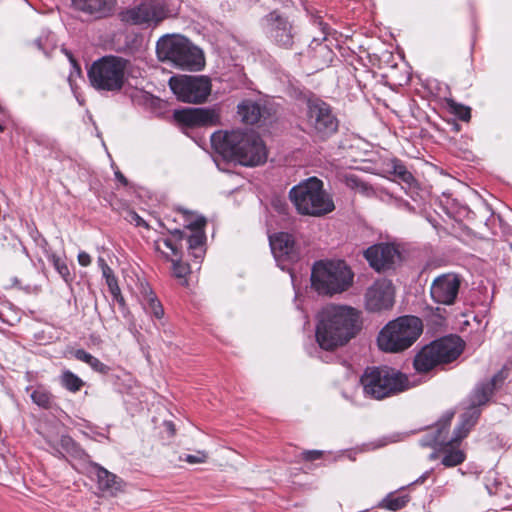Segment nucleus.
I'll return each instance as SVG.
<instances>
[{"mask_svg":"<svg viewBox=\"0 0 512 512\" xmlns=\"http://www.w3.org/2000/svg\"><path fill=\"white\" fill-rule=\"evenodd\" d=\"M362 327L361 312L347 305H328L318 314L316 341L324 350L346 345Z\"/></svg>","mask_w":512,"mask_h":512,"instance_id":"1","label":"nucleus"},{"mask_svg":"<svg viewBox=\"0 0 512 512\" xmlns=\"http://www.w3.org/2000/svg\"><path fill=\"white\" fill-rule=\"evenodd\" d=\"M453 416V412H446L431 432L420 441L422 446L437 448L443 455L442 464L446 467H454L464 462L466 456L459 445L476 424L479 413L477 411L463 413L459 425L454 430L453 437L449 439L448 429Z\"/></svg>","mask_w":512,"mask_h":512,"instance_id":"2","label":"nucleus"},{"mask_svg":"<svg viewBox=\"0 0 512 512\" xmlns=\"http://www.w3.org/2000/svg\"><path fill=\"white\" fill-rule=\"evenodd\" d=\"M211 144L224 159L243 166H258L267 159L266 147L253 131H218L212 134Z\"/></svg>","mask_w":512,"mask_h":512,"instance_id":"3","label":"nucleus"},{"mask_svg":"<svg viewBox=\"0 0 512 512\" xmlns=\"http://www.w3.org/2000/svg\"><path fill=\"white\" fill-rule=\"evenodd\" d=\"M289 198L299 214L320 217L332 212L335 205L332 197L324 190L323 182L310 177L289 191Z\"/></svg>","mask_w":512,"mask_h":512,"instance_id":"4","label":"nucleus"},{"mask_svg":"<svg viewBox=\"0 0 512 512\" xmlns=\"http://www.w3.org/2000/svg\"><path fill=\"white\" fill-rule=\"evenodd\" d=\"M423 324L416 316H402L387 323L379 332L377 344L380 350L399 353L411 347L420 337Z\"/></svg>","mask_w":512,"mask_h":512,"instance_id":"5","label":"nucleus"},{"mask_svg":"<svg viewBox=\"0 0 512 512\" xmlns=\"http://www.w3.org/2000/svg\"><path fill=\"white\" fill-rule=\"evenodd\" d=\"M156 54L160 61L170 62L183 70L198 71L204 66L201 50L180 35H165L156 44Z\"/></svg>","mask_w":512,"mask_h":512,"instance_id":"6","label":"nucleus"},{"mask_svg":"<svg viewBox=\"0 0 512 512\" xmlns=\"http://www.w3.org/2000/svg\"><path fill=\"white\" fill-rule=\"evenodd\" d=\"M354 275L344 261H319L312 268V287L322 295H335L346 291Z\"/></svg>","mask_w":512,"mask_h":512,"instance_id":"7","label":"nucleus"},{"mask_svg":"<svg viewBox=\"0 0 512 512\" xmlns=\"http://www.w3.org/2000/svg\"><path fill=\"white\" fill-rule=\"evenodd\" d=\"M129 61L118 56H105L88 70L91 85L100 91L118 92L124 86Z\"/></svg>","mask_w":512,"mask_h":512,"instance_id":"8","label":"nucleus"},{"mask_svg":"<svg viewBox=\"0 0 512 512\" xmlns=\"http://www.w3.org/2000/svg\"><path fill=\"white\" fill-rule=\"evenodd\" d=\"M364 393L374 399L381 400L392 394L409 388L408 378L389 368H367L361 377Z\"/></svg>","mask_w":512,"mask_h":512,"instance_id":"9","label":"nucleus"},{"mask_svg":"<svg viewBox=\"0 0 512 512\" xmlns=\"http://www.w3.org/2000/svg\"><path fill=\"white\" fill-rule=\"evenodd\" d=\"M462 352L459 337H444L423 347L414 358V368L420 373L454 361Z\"/></svg>","mask_w":512,"mask_h":512,"instance_id":"10","label":"nucleus"},{"mask_svg":"<svg viewBox=\"0 0 512 512\" xmlns=\"http://www.w3.org/2000/svg\"><path fill=\"white\" fill-rule=\"evenodd\" d=\"M307 125L313 136L325 140L336 133L338 120L327 103L310 99L307 103Z\"/></svg>","mask_w":512,"mask_h":512,"instance_id":"11","label":"nucleus"},{"mask_svg":"<svg viewBox=\"0 0 512 512\" xmlns=\"http://www.w3.org/2000/svg\"><path fill=\"white\" fill-rule=\"evenodd\" d=\"M169 86L180 101L187 103H201L211 92V83L204 76H173Z\"/></svg>","mask_w":512,"mask_h":512,"instance_id":"12","label":"nucleus"},{"mask_svg":"<svg viewBox=\"0 0 512 512\" xmlns=\"http://www.w3.org/2000/svg\"><path fill=\"white\" fill-rule=\"evenodd\" d=\"M168 17L164 2L150 0L123 13L122 19L133 25L156 26Z\"/></svg>","mask_w":512,"mask_h":512,"instance_id":"13","label":"nucleus"},{"mask_svg":"<svg viewBox=\"0 0 512 512\" xmlns=\"http://www.w3.org/2000/svg\"><path fill=\"white\" fill-rule=\"evenodd\" d=\"M394 303V289L388 280H377L365 293V307L370 312L389 309Z\"/></svg>","mask_w":512,"mask_h":512,"instance_id":"14","label":"nucleus"},{"mask_svg":"<svg viewBox=\"0 0 512 512\" xmlns=\"http://www.w3.org/2000/svg\"><path fill=\"white\" fill-rule=\"evenodd\" d=\"M271 251L278 266L282 270H289L288 264L298 259L299 254L292 235L279 232L269 237Z\"/></svg>","mask_w":512,"mask_h":512,"instance_id":"15","label":"nucleus"},{"mask_svg":"<svg viewBox=\"0 0 512 512\" xmlns=\"http://www.w3.org/2000/svg\"><path fill=\"white\" fill-rule=\"evenodd\" d=\"M460 284V278L456 274H442L432 282L431 297L439 304L451 305L455 302Z\"/></svg>","mask_w":512,"mask_h":512,"instance_id":"16","label":"nucleus"},{"mask_svg":"<svg viewBox=\"0 0 512 512\" xmlns=\"http://www.w3.org/2000/svg\"><path fill=\"white\" fill-rule=\"evenodd\" d=\"M365 258L376 271H384L394 266L400 254L394 245L381 243L369 247L365 251Z\"/></svg>","mask_w":512,"mask_h":512,"instance_id":"17","label":"nucleus"},{"mask_svg":"<svg viewBox=\"0 0 512 512\" xmlns=\"http://www.w3.org/2000/svg\"><path fill=\"white\" fill-rule=\"evenodd\" d=\"M265 20L271 38L280 46L289 48L293 44L292 26L279 12L272 11Z\"/></svg>","mask_w":512,"mask_h":512,"instance_id":"18","label":"nucleus"},{"mask_svg":"<svg viewBox=\"0 0 512 512\" xmlns=\"http://www.w3.org/2000/svg\"><path fill=\"white\" fill-rule=\"evenodd\" d=\"M174 118L189 127L215 125L219 121V114L214 109L187 108L176 110Z\"/></svg>","mask_w":512,"mask_h":512,"instance_id":"19","label":"nucleus"},{"mask_svg":"<svg viewBox=\"0 0 512 512\" xmlns=\"http://www.w3.org/2000/svg\"><path fill=\"white\" fill-rule=\"evenodd\" d=\"M505 379L506 374L503 371H500L487 383L478 385L470 397V408L464 413L477 411L480 414V410L477 407L486 404L494 391L504 382Z\"/></svg>","mask_w":512,"mask_h":512,"instance_id":"20","label":"nucleus"},{"mask_svg":"<svg viewBox=\"0 0 512 512\" xmlns=\"http://www.w3.org/2000/svg\"><path fill=\"white\" fill-rule=\"evenodd\" d=\"M92 473L95 474L98 488L102 492L116 496L118 493L124 491L125 483L123 480L102 466L93 464Z\"/></svg>","mask_w":512,"mask_h":512,"instance_id":"21","label":"nucleus"},{"mask_svg":"<svg viewBox=\"0 0 512 512\" xmlns=\"http://www.w3.org/2000/svg\"><path fill=\"white\" fill-rule=\"evenodd\" d=\"M205 225L206 219L202 216H198L186 225L188 229L193 231V234L188 237V248L197 259H201L204 255L205 234L203 228Z\"/></svg>","mask_w":512,"mask_h":512,"instance_id":"22","label":"nucleus"},{"mask_svg":"<svg viewBox=\"0 0 512 512\" xmlns=\"http://www.w3.org/2000/svg\"><path fill=\"white\" fill-rule=\"evenodd\" d=\"M238 115L242 122L252 125L261 119H265L268 115V110L260 103L247 99L238 104Z\"/></svg>","mask_w":512,"mask_h":512,"instance_id":"23","label":"nucleus"},{"mask_svg":"<svg viewBox=\"0 0 512 512\" xmlns=\"http://www.w3.org/2000/svg\"><path fill=\"white\" fill-rule=\"evenodd\" d=\"M73 3L83 12L105 16L113 9L115 0H73Z\"/></svg>","mask_w":512,"mask_h":512,"instance_id":"24","label":"nucleus"},{"mask_svg":"<svg viewBox=\"0 0 512 512\" xmlns=\"http://www.w3.org/2000/svg\"><path fill=\"white\" fill-rule=\"evenodd\" d=\"M140 301L147 313H150L157 319L163 317V307L148 285H142Z\"/></svg>","mask_w":512,"mask_h":512,"instance_id":"25","label":"nucleus"},{"mask_svg":"<svg viewBox=\"0 0 512 512\" xmlns=\"http://www.w3.org/2000/svg\"><path fill=\"white\" fill-rule=\"evenodd\" d=\"M74 357L79 361L85 362L98 373L107 374L110 370L106 364L83 349L76 350L74 352Z\"/></svg>","mask_w":512,"mask_h":512,"instance_id":"26","label":"nucleus"},{"mask_svg":"<svg viewBox=\"0 0 512 512\" xmlns=\"http://www.w3.org/2000/svg\"><path fill=\"white\" fill-rule=\"evenodd\" d=\"M60 384L68 391L76 393L84 386V381L70 370H64L60 375Z\"/></svg>","mask_w":512,"mask_h":512,"instance_id":"27","label":"nucleus"},{"mask_svg":"<svg viewBox=\"0 0 512 512\" xmlns=\"http://www.w3.org/2000/svg\"><path fill=\"white\" fill-rule=\"evenodd\" d=\"M317 23L322 32V37H314L312 40V44H314V43L316 44V46L318 47V53L324 57V62L328 63L332 60L333 52L328 48L327 45H323L321 43V41L326 40V35H327L326 30L328 27L320 20Z\"/></svg>","mask_w":512,"mask_h":512,"instance_id":"28","label":"nucleus"},{"mask_svg":"<svg viewBox=\"0 0 512 512\" xmlns=\"http://www.w3.org/2000/svg\"><path fill=\"white\" fill-rule=\"evenodd\" d=\"M408 502V495L396 496L395 494L390 493L382 500L380 506L391 511H397L405 507Z\"/></svg>","mask_w":512,"mask_h":512,"instance_id":"29","label":"nucleus"},{"mask_svg":"<svg viewBox=\"0 0 512 512\" xmlns=\"http://www.w3.org/2000/svg\"><path fill=\"white\" fill-rule=\"evenodd\" d=\"M31 399L36 405L45 409L50 408L53 402L52 394L42 387H38L31 393Z\"/></svg>","mask_w":512,"mask_h":512,"instance_id":"30","label":"nucleus"},{"mask_svg":"<svg viewBox=\"0 0 512 512\" xmlns=\"http://www.w3.org/2000/svg\"><path fill=\"white\" fill-rule=\"evenodd\" d=\"M48 259L53 264L54 268L60 274V276L65 281H68L70 278V271L66 264V261L54 253L49 255Z\"/></svg>","mask_w":512,"mask_h":512,"instance_id":"31","label":"nucleus"},{"mask_svg":"<svg viewBox=\"0 0 512 512\" xmlns=\"http://www.w3.org/2000/svg\"><path fill=\"white\" fill-rule=\"evenodd\" d=\"M172 262V271L173 275L177 278H184L189 273V265L181 262L180 259L174 260L171 259Z\"/></svg>","mask_w":512,"mask_h":512,"instance_id":"32","label":"nucleus"},{"mask_svg":"<svg viewBox=\"0 0 512 512\" xmlns=\"http://www.w3.org/2000/svg\"><path fill=\"white\" fill-rule=\"evenodd\" d=\"M207 458L208 455L204 451H197L196 454H186L184 457H180L181 460H184L189 464L205 463Z\"/></svg>","mask_w":512,"mask_h":512,"instance_id":"33","label":"nucleus"},{"mask_svg":"<svg viewBox=\"0 0 512 512\" xmlns=\"http://www.w3.org/2000/svg\"><path fill=\"white\" fill-rule=\"evenodd\" d=\"M106 283L109 287L110 292L117 299L120 305H124V299L122 296H120V289L117 284L116 278L114 276L108 277L106 278Z\"/></svg>","mask_w":512,"mask_h":512,"instance_id":"34","label":"nucleus"},{"mask_svg":"<svg viewBox=\"0 0 512 512\" xmlns=\"http://www.w3.org/2000/svg\"><path fill=\"white\" fill-rule=\"evenodd\" d=\"M344 182L347 185V187L357 191V189L360 188L363 181L354 174H347L344 177Z\"/></svg>","mask_w":512,"mask_h":512,"instance_id":"35","label":"nucleus"},{"mask_svg":"<svg viewBox=\"0 0 512 512\" xmlns=\"http://www.w3.org/2000/svg\"><path fill=\"white\" fill-rule=\"evenodd\" d=\"M161 245L171 250L172 254L177 256L179 253L178 244L174 243L171 239H163L162 241L157 242V250H161Z\"/></svg>","mask_w":512,"mask_h":512,"instance_id":"36","label":"nucleus"},{"mask_svg":"<svg viewBox=\"0 0 512 512\" xmlns=\"http://www.w3.org/2000/svg\"><path fill=\"white\" fill-rule=\"evenodd\" d=\"M97 263H98V266L100 267V269L102 271V275L105 278L114 276L112 269L108 266V264L106 263L104 258L99 257L98 260H97Z\"/></svg>","mask_w":512,"mask_h":512,"instance_id":"37","label":"nucleus"},{"mask_svg":"<svg viewBox=\"0 0 512 512\" xmlns=\"http://www.w3.org/2000/svg\"><path fill=\"white\" fill-rule=\"evenodd\" d=\"M395 172L404 182L409 183L413 178L412 174L407 171L404 166H395Z\"/></svg>","mask_w":512,"mask_h":512,"instance_id":"38","label":"nucleus"},{"mask_svg":"<svg viewBox=\"0 0 512 512\" xmlns=\"http://www.w3.org/2000/svg\"><path fill=\"white\" fill-rule=\"evenodd\" d=\"M356 192H358L364 196H367V197L374 195L373 188L365 182H362L360 188H358Z\"/></svg>","mask_w":512,"mask_h":512,"instance_id":"39","label":"nucleus"},{"mask_svg":"<svg viewBox=\"0 0 512 512\" xmlns=\"http://www.w3.org/2000/svg\"><path fill=\"white\" fill-rule=\"evenodd\" d=\"M458 117L463 121H468L470 119V109L467 107L460 106L456 111Z\"/></svg>","mask_w":512,"mask_h":512,"instance_id":"40","label":"nucleus"},{"mask_svg":"<svg viewBox=\"0 0 512 512\" xmlns=\"http://www.w3.org/2000/svg\"><path fill=\"white\" fill-rule=\"evenodd\" d=\"M78 262L81 266L83 267H87L91 264V257L88 253L86 252H80L78 254Z\"/></svg>","mask_w":512,"mask_h":512,"instance_id":"41","label":"nucleus"},{"mask_svg":"<svg viewBox=\"0 0 512 512\" xmlns=\"http://www.w3.org/2000/svg\"><path fill=\"white\" fill-rule=\"evenodd\" d=\"M304 459L306 460H316L322 456V451L320 450H311L303 453Z\"/></svg>","mask_w":512,"mask_h":512,"instance_id":"42","label":"nucleus"},{"mask_svg":"<svg viewBox=\"0 0 512 512\" xmlns=\"http://www.w3.org/2000/svg\"><path fill=\"white\" fill-rule=\"evenodd\" d=\"M115 176H116V178H117V179H118L122 184H124V185H126V184H127V179L124 177V175H123L121 172H119V171L115 172Z\"/></svg>","mask_w":512,"mask_h":512,"instance_id":"43","label":"nucleus"},{"mask_svg":"<svg viewBox=\"0 0 512 512\" xmlns=\"http://www.w3.org/2000/svg\"><path fill=\"white\" fill-rule=\"evenodd\" d=\"M132 219L136 222L138 226L145 224V221L135 213L133 214Z\"/></svg>","mask_w":512,"mask_h":512,"instance_id":"44","label":"nucleus"},{"mask_svg":"<svg viewBox=\"0 0 512 512\" xmlns=\"http://www.w3.org/2000/svg\"><path fill=\"white\" fill-rule=\"evenodd\" d=\"M165 426L167 427V430L170 432L171 435H174L175 429L172 422H166Z\"/></svg>","mask_w":512,"mask_h":512,"instance_id":"45","label":"nucleus"},{"mask_svg":"<svg viewBox=\"0 0 512 512\" xmlns=\"http://www.w3.org/2000/svg\"><path fill=\"white\" fill-rule=\"evenodd\" d=\"M173 235H174L177 239L181 240V239L183 238V236H184V233H183L182 231H180V230H175V231L173 232Z\"/></svg>","mask_w":512,"mask_h":512,"instance_id":"46","label":"nucleus"},{"mask_svg":"<svg viewBox=\"0 0 512 512\" xmlns=\"http://www.w3.org/2000/svg\"><path fill=\"white\" fill-rule=\"evenodd\" d=\"M434 449H435L436 451H435V452H433V453L430 455V459H436V458L438 457L437 452H439V451H438V449H437V448H434Z\"/></svg>","mask_w":512,"mask_h":512,"instance_id":"47","label":"nucleus"},{"mask_svg":"<svg viewBox=\"0 0 512 512\" xmlns=\"http://www.w3.org/2000/svg\"><path fill=\"white\" fill-rule=\"evenodd\" d=\"M35 45L38 49H42L41 41L39 39L35 41Z\"/></svg>","mask_w":512,"mask_h":512,"instance_id":"48","label":"nucleus"},{"mask_svg":"<svg viewBox=\"0 0 512 512\" xmlns=\"http://www.w3.org/2000/svg\"><path fill=\"white\" fill-rule=\"evenodd\" d=\"M2 131H3V127H2V125L0 124V132H2Z\"/></svg>","mask_w":512,"mask_h":512,"instance_id":"49","label":"nucleus"}]
</instances>
